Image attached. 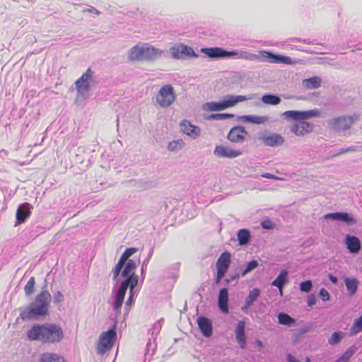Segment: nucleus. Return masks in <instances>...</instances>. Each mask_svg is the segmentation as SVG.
Wrapping results in <instances>:
<instances>
[{
    "instance_id": "1",
    "label": "nucleus",
    "mask_w": 362,
    "mask_h": 362,
    "mask_svg": "<svg viewBox=\"0 0 362 362\" xmlns=\"http://www.w3.org/2000/svg\"><path fill=\"white\" fill-rule=\"evenodd\" d=\"M52 296L47 288V282L45 279L41 291L36 295L33 301L24 308H21L20 317L23 322L40 320L49 315Z\"/></svg>"
},
{
    "instance_id": "2",
    "label": "nucleus",
    "mask_w": 362,
    "mask_h": 362,
    "mask_svg": "<svg viewBox=\"0 0 362 362\" xmlns=\"http://www.w3.org/2000/svg\"><path fill=\"white\" fill-rule=\"evenodd\" d=\"M26 335L30 341H40L44 344H52L59 343L64 338L62 327L59 324L50 322L34 324L27 331Z\"/></svg>"
},
{
    "instance_id": "3",
    "label": "nucleus",
    "mask_w": 362,
    "mask_h": 362,
    "mask_svg": "<svg viewBox=\"0 0 362 362\" xmlns=\"http://www.w3.org/2000/svg\"><path fill=\"white\" fill-rule=\"evenodd\" d=\"M237 59H243L249 61L258 60L262 62L286 65L294 64V62L290 57L274 53L269 50H260L257 54L245 51H238Z\"/></svg>"
},
{
    "instance_id": "4",
    "label": "nucleus",
    "mask_w": 362,
    "mask_h": 362,
    "mask_svg": "<svg viewBox=\"0 0 362 362\" xmlns=\"http://www.w3.org/2000/svg\"><path fill=\"white\" fill-rule=\"evenodd\" d=\"M255 94L249 95H226L220 101L207 102L202 105V110L210 112H219L235 106L238 103L254 98Z\"/></svg>"
},
{
    "instance_id": "5",
    "label": "nucleus",
    "mask_w": 362,
    "mask_h": 362,
    "mask_svg": "<svg viewBox=\"0 0 362 362\" xmlns=\"http://www.w3.org/2000/svg\"><path fill=\"white\" fill-rule=\"evenodd\" d=\"M137 267L136 262L133 259H129L124 264V267L121 270L119 274H121L122 280L117 278L115 280L116 284H121L125 286H136L139 281V277L136 274L135 271Z\"/></svg>"
},
{
    "instance_id": "6",
    "label": "nucleus",
    "mask_w": 362,
    "mask_h": 362,
    "mask_svg": "<svg viewBox=\"0 0 362 362\" xmlns=\"http://www.w3.org/2000/svg\"><path fill=\"white\" fill-rule=\"evenodd\" d=\"M117 320H114V323L106 331L103 332L98 339V352L104 354L110 350L117 339Z\"/></svg>"
},
{
    "instance_id": "7",
    "label": "nucleus",
    "mask_w": 362,
    "mask_h": 362,
    "mask_svg": "<svg viewBox=\"0 0 362 362\" xmlns=\"http://www.w3.org/2000/svg\"><path fill=\"white\" fill-rule=\"evenodd\" d=\"M94 78L93 71L90 68H88L86 71L76 81V89L79 97L83 98L87 97V93L90 89L91 84L96 82Z\"/></svg>"
},
{
    "instance_id": "8",
    "label": "nucleus",
    "mask_w": 362,
    "mask_h": 362,
    "mask_svg": "<svg viewBox=\"0 0 362 362\" xmlns=\"http://www.w3.org/2000/svg\"><path fill=\"white\" fill-rule=\"evenodd\" d=\"M175 93L170 84L163 86L156 95L157 103L162 107H168L175 100Z\"/></svg>"
},
{
    "instance_id": "9",
    "label": "nucleus",
    "mask_w": 362,
    "mask_h": 362,
    "mask_svg": "<svg viewBox=\"0 0 362 362\" xmlns=\"http://www.w3.org/2000/svg\"><path fill=\"white\" fill-rule=\"evenodd\" d=\"M282 115L286 120L306 121L311 118L320 117V111L318 109L309 110H287L285 111Z\"/></svg>"
},
{
    "instance_id": "10",
    "label": "nucleus",
    "mask_w": 362,
    "mask_h": 362,
    "mask_svg": "<svg viewBox=\"0 0 362 362\" xmlns=\"http://www.w3.org/2000/svg\"><path fill=\"white\" fill-rule=\"evenodd\" d=\"M128 288V286L118 284V287L117 288H114L112 290L113 302L112 303V306L114 312L115 313V320H117V317L121 313V308L124 303V299Z\"/></svg>"
},
{
    "instance_id": "11",
    "label": "nucleus",
    "mask_w": 362,
    "mask_h": 362,
    "mask_svg": "<svg viewBox=\"0 0 362 362\" xmlns=\"http://www.w3.org/2000/svg\"><path fill=\"white\" fill-rule=\"evenodd\" d=\"M170 51L172 57L175 59H184L186 57L197 58L199 57L191 47L183 44L175 45L170 48Z\"/></svg>"
},
{
    "instance_id": "12",
    "label": "nucleus",
    "mask_w": 362,
    "mask_h": 362,
    "mask_svg": "<svg viewBox=\"0 0 362 362\" xmlns=\"http://www.w3.org/2000/svg\"><path fill=\"white\" fill-rule=\"evenodd\" d=\"M354 123L352 116H340L328 120L329 126L334 131H346Z\"/></svg>"
},
{
    "instance_id": "13",
    "label": "nucleus",
    "mask_w": 362,
    "mask_h": 362,
    "mask_svg": "<svg viewBox=\"0 0 362 362\" xmlns=\"http://www.w3.org/2000/svg\"><path fill=\"white\" fill-rule=\"evenodd\" d=\"M138 251V248L136 247H127L124 252L120 256L117 263L115 267L113 268L112 272V279L113 281L117 280L118 276L121 272L122 269L124 267V264L125 262L129 260V257L132 256L134 253Z\"/></svg>"
},
{
    "instance_id": "14",
    "label": "nucleus",
    "mask_w": 362,
    "mask_h": 362,
    "mask_svg": "<svg viewBox=\"0 0 362 362\" xmlns=\"http://www.w3.org/2000/svg\"><path fill=\"white\" fill-rule=\"evenodd\" d=\"M324 218L340 221L346 223L347 226H352L356 223V218L351 214L345 211L328 213L324 216Z\"/></svg>"
},
{
    "instance_id": "15",
    "label": "nucleus",
    "mask_w": 362,
    "mask_h": 362,
    "mask_svg": "<svg viewBox=\"0 0 362 362\" xmlns=\"http://www.w3.org/2000/svg\"><path fill=\"white\" fill-rule=\"evenodd\" d=\"M247 135L248 132L245 127L236 125L230 129L227 139L233 143H243L245 141V136Z\"/></svg>"
},
{
    "instance_id": "16",
    "label": "nucleus",
    "mask_w": 362,
    "mask_h": 362,
    "mask_svg": "<svg viewBox=\"0 0 362 362\" xmlns=\"http://www.w3.org/2000/svg\"><path fill=\"white\" fill-rule=\"evenodd\" d=\"M294 122L291 125V131L296 136H304L313 132L314 124L307 121L293 120Z\"/></svg>"
},
{
    "instance_id": "17",
    "label": "nucleus",
    "mask_w": 362,
    "mask_h": 362,
    "mask_svg": "<svg viewBox=\"0 0 362 362\" xmlns=\"http://www.w3.org/2000/svg\"><path fill=\"white\" fill-rule=\"evenodd\" d=\"M32 206L28 203H23L18 206L16 213L15 226L20 225L26 221L30 216Z\"/></svg>"
},
{
    "instance_id": "18",
    "label": "nucleus",
    "mask_w": 362,
    "mask_h": 362,
    "mask_svg": "<svg viewBox=\"0 0 362 362\" xmlns=\"http://www.w3.org/2000/svg\"><path fill=\"white\" fill-rule=\"evenodd\" d=\"M344 244L349 252L353 255L359 253L362 248L360 239L357 236L350 234L345 236Z\"/></svg>"
},
{
    "instance_id": "19",
    "label": "nucleus",
    "mask_w": 362,
    "mask_h": 362,
    "mask_svg": "<svg viewBox=\"0 0 362 362\" xmlns=\"http://www.w3.org/2000/svg\"><path fill=\"white\" fill-rule=\"evenodd\" d=\"M235 339L240 347L243 349L247 346V337L245 334V321L239 320L235 328Z\"/></svg>"
},
{
    "instance_id": "20",
    "label": "nucleus",
    "mask_w": 362,
    "mask_h": 362,
    "mask_svg": "<svg viewBox=\"0 0 362 362\" xmlns=\"http://www.w3.org/2000/svg\"><path fill=\"white\" fill-rule=\"evenodd\" d=\"M214 154L218 158H234L240 156L242 152L222 145H217L214 151Z\"/></svg>"
},
{
    "instance_id": "21",
    "label": "nucleus",
    "mask_w": 362,
    "mask_h": 362,
    "mask_svg": "<svg viewBox=\"0 0 362 362\" xmlns=\"http://www.w3.org/2000/svg\"><path fill=\"white\" fill-rule=\"evenodd\" d=\"M197 325L201 333L206 338L210 337L213 334V325L211 320L204 315L197 318Z\"/></svg>"
},
{
    "instance_id": "22",
    "label": "nucleus",
    "mask_w": 362,
    "mask_h": 362,
    "mask_svg": "<svg viewBox=\"0 0 362 362\" xmlns=\"http://www.w3.org/2000/svg\"><path fill=\"white\" fill-rule=\"evenodd\" d=\"M228 300V289L226 287H223L219 290L217 304L220 311L224 314H228L229 313Z\"/></svg>"
},
{
    "instance_id": "23",
    "label": "nucleus",
    "mask_w": 362,
    "mask_h": 362,
    "mask_svg": "<svg viewBox=\"0 0 362 362\" xmlns=\"http://www.w3.org/2000/svg\"><path fill=\"white\" fill-rule=\"evenodd\" d=\"M231 262V255L228 251L221 254L216 262V271L227 273Z\"/></svg>"
},
{
    "instance_id": "24",
    "label": "nucleus",
    "mask_w": 362,
    "mask_h": 362,
    "mask_svg": "<svg viewBox=\"0 0 362 362\" xmlns=\"http://www.w3.org/2000/svg\"><path fill=\"white\" fill-rule=\"evenodd\" d=\"M260 139L265 146L271 147L281 146L284 142V137L277 133H272L269 135H263Z\"/></svg>"
},
{
    "instance_id": "25",
    "label": "nucleus",
    "mask_w": 362,
    "mask_h": 362,
    "mask_svg": "<svg viewBox=\"0 0 362 362\" xmlns=\"http://www.w3.org/2000/svg\"><path fill=\"white\" fill-rule=\"evenodd\" d=\"M180 128L184 134L194 139L198 137L201 133L199 127L193 125L190 122L186 119L180 122Z\"/></svg>"
},
{
    "instance_id": "26",
    "label": "nucleus",
    "mask_w": 362,
    "mask_h": 362,
    "mask_svg": "<svg viewBox=\"0 0 362 362\" xmlns=\"http://www.w3.org/2000/svg\"><path fill=\"white\" fill-rule=\"evenodd\" d=\"M288 281V272L286 269H282L279 273L276 278L272 281L271 285L278 288L281 295H282L284 288Z\"/></svg>"
},
{
    "instance_id": "27",
    "label": "nucleus",
    "mask_w": 362,
    "mask_h": 362,
    "mask_svg": "<svg viewBox=\"0 0 362 362\" xmlns=\"http://www.w3.org/2000/svg\"><path fill=\"white\" fill-rule=\"evenodd\" d=\"M163 54V50L144 44V61H155Z\"/></svg>"
},
{
    "instance_id": "28",
    "label": "nucleus",
    "mask_w": 362,
    "mask_h": 362,
    "mask_svg": "<svg viewBox=\"0 0 362 362\" xmlns=\"http://www.w3.org/2000/svg\"><path fill=\"white\" fill-rule=\"evenodd\" d=\"M129 61H144V45H136L132 47L128 54Z\"/></svg>"
},
{
    "instance_id": "29",
    "label": "nucleus",
    "mask_w": 362,
    "mask_h": 362,
    "mask_svg": "<svg viewBox=\"0 0 362 362\" xmlns=\"http://www.w3.org/2000/svg\"><path fill=\"white\" fill-rule=\"evenodd\" d=\"M238 119L244 123L262 124L269 120V117L247 115L238 117Z\"/></svg>"
},
{
    "instance_id": "30",
    "label": "nucleus",
    "mask_w": 362,
    "mask_h": 362,
    "mask_svg": "<svg viewBox=\"0 0 362 362\" xmlns=\"http://www.w3.org/2000/svg\"><path fill=\"white\" fill-rule=\"evenodd\" d=\"M201 52L210 59H223V47H203Z\"/></svg>"
},
{
    "instance_id": "31",
    "label": "nucleus",
    "mask_w": 362,
    "mask_h": 362,
    "mask_svg": "<svg viewBox=\"0 0 362 362\" xmlns=\"http://www.w3.org/2000/svg\"><path fill=\"white\" fill-rule=\"evenodd\" d=\"M252 235L249 229L241 228L237 232V239L240 246L247 245L251 240Z\"/></svg>"
},
{
    "instance_id": "32",
    "label": "nucleus",
    "mask_w": 362,
    "mask_h": 362,
    "mask_svg": "<svg viewBox=\"0 0 362 362\" xmlns=\"http://www.w3.org/2000/svg\"><path fill=\"white\" fill-rule=\"evenodd\" d=\"M163 321V319L161 318L160 320L156 322L153 325L149 331L151 333V338H149V341L146 344V349L148 351L150 349L152 348V344L151 342V340L153 339L154 341H156V337L160 333V329L162 328V322Z\"/></svg>"
},
{
    "instance_id": "33",
    "label": "nucleus",
    "mask_w": 362,
    "mask_h": 362,
    "mask_svg": "<svg viewBox=\"0 0 362 362\" xmlns=\"http://www.w3.org/2000/svg\"><path fill=\"white\" fill-rule=\"evenodd\" d=\"M322 84V79L319 76H312L305 78L302 81V85L308 90L316 89L320 87Z\"/></svg>"
},
{
    "instance_id": "34",
    "label": "nucleus",
    "mask_w": 362,
    "mask_h": 362,
    "mask_svg": "<svg viewBox=\"0 0 362 362\" xmlns=\"http://www.w3.org/2000/svg\"><path fill=\"white\" fill-rule=\"evenodd\" d=\"M278 322L280 325L293 327L296 325V320L284 312H280L277 315Z\"/></svg>"
},
{
    "instance_id": "35",
    "label": "nucleus",
    "mask_w": 362,
    "mask_h": 362,
    "mask_svg": "<svg viewBox=\"0 0 362 362\" xmlns=\"http://www.w3.org/2000/svg\"><path fill=\"white\" fill-rule=\"evenodd\" d=\"M344 284L349 293V295L350 296H353L358 290L359 284L358 279L355 277L350 278L346 276L344 278Z\"/></svg>"
},
{
    "instance_id": "36",
    "label": "nucleus",
    "mask_w": 362,
    "mask_h": 362,
    "mask_svg": "<svg viewBox=\"0 0 362 362\" xmlns=\"http://www.w3.org/2000/svg\"><path fill=\"white\" fill-rule=\"evenodd\" d=\"M39 362H64V358L55 353L45 352L40 355Z\"/></svg>"
},
{
    "instance_id": "37",
    "label": "nucleus",
    "mask_w": 362,
    "mask_h": 362,
    "mask_svg": "<svg viewBox=\"0 0 362 362\" xmlns=\"http://www.w3.org/2000/svg\"><path fill=\"white\" fill-rule=\"evenodd\" d=\"M261 100L263 103L271 105H279L281 99L279 95L273 93H265L262 98Z\"/></svg>"
},
{
    "instance_id": "38",
    "label": "nucleus",
    "mask_w": 362,
    "mask_h": 362,
    "mask_svg": "<svg viewBox=\"0 0 362 362\" xmlns=\"http://www.w3.org/2000/svg\"><path fill=\"white\" fill-rule=\"evenodd\" d=\"M346 336V333L342 331H336L333 332L328 339V344L331 346L338 344Z\"/></svg>"
},
{
    "instance_id": "39",
    "label": "nucleus",
    "mask_w": 362,
    "mask_h": 362,
    "mask_svg": "<svg viewBox=\"0 0 362 362\" xmlns=\"http://www.w3.org/2000/svg\"><path fill=\"white\" fill-rule=\"evenodd\" d=\"M259 265L258 261L256 259H252L248 262L245 265L242 267L241 269V276H245L247 274L250 273L255 269H256Z\"/></svg>"
},
{
    "instance_id": "40",
    "label": "nucleus",
    "mask_w": 362,
    "mask_h": 362,
    "mask_svg": "<svg viewBox=\"0 0 362 362\" xmlns=\"http://www.w3.org/2000/svg\"><path fill=\"white\" fill-rule=\"evenodd\" d=\"M362 332V315L356 318L350 329V336H354Z\"/></svg>"
},
{
    "instance_id": "41",
    "label": "nucleus",
    "mask_w": 362,
    "mask_h": 362,
    "mask_svg": "<svg viewBox=\"0 0 362 362\" xmlns=\"http://www.w3.org/2000/svg\"><path fill=\"white\" fill-rule=\"evenodd\" d=\"M235 117L234 114L231 113H212L205 118L208 120H223L231 119Z\"/></svg>"
},
{
    "instance_id": "42",
    "label": "nucleus",
    "mask_w": 362,
    "mask_h": 362,
    "mask_svg": "<svg viewBox=\"0 0 362 362\" xmlns=\"http://www.w3.org/2000/svg\"><path fill=\"white\" fill-rule=\"evenodd\" d=\"M261 294V291L258 288H254L252 290L250 291L248 296L245 298V301L247 303L253 304L257 298L259 297Z\"/></svg>"
},
{
    "instance_id": "43",
    "label": "nucleus",
    "mask_w": 362,
    "mask_h": 362,
    "mask_svg": "<svg viewBox=\"0 0 362 362\" xmlns=\"http://www.w3.org/2000/svg\"><path fill=\"white\" fill-rule=\"evenodd\" d=\"M35 279L34 276L30 278L24 287L25 295L26 297H30L35 291Z\"/></svg>"
},
{
    "instance_id": "44",
    "label": "nucleus",
    "mask_w": 362,
    "mask_h": 362,
    "mask_svg": "<svg viewBox=\"0 0 362 362\" xmlns=\"http://www.w3.org/2000/svg\"><path fill=\"white\" fill-rule=\"evenodd\" d=\"M313 281L310 279L303 281L299 284V289L301 292L309 293L313 288Z\"/></svg>"
},
{
    "instance_id": "45",
    "label": "nucleus",
    "mask_w": 362,
    "mask_h": 362,
    "mask_svg": "<svg viewBox=\"0 0 362 362\" xmlns=\"http://www.w3.org/2000/svg\"><path fill=\"white\" fill-rule=\"evenodd\" d=\"M136 286L130 285L128 288H129V295L125 303V309H127V307L132 306L134 303V289ZM128 310H127V314H128Z\"/></svg>"
},
{
    "instance_id": "46",
    "label": "nucleus",
    "mask_w": 362,
    "mask_h": 362,
    "mask_svg": "<svg viewBox=\"0 0 362 362\" xmlns=\"http://www.w3.org/2000/svg\"><path fill=\"white\" fill-rule=\"evenodd\" d=\"M357 347L355 345H352L350 347H349L342 354L341 356H343L345 359L350 361L351 358L353 356V355L356 352Z\"/></svg>"
},
{
    "instance_id": "47",
    "label": "nucleus",
    "mask_w": 362,
    "mask_h": 362,
    "mask_svg": "<svg viewBox=\"0 0 362 362\" xmlns=\"http://www.w3.org/2000/svg\"><path fill=\"white\" fill-rule=\"evenodd\" d=\"M223 59L227 58H235L237 59L238 51L237 50H227L223 48Z\"/></svg>"
},
{
    "instance_id": "48",
    "label": "nucleus",
    "mask_w": 362,
    "mask_h": 362,
    "mask_svg": "<svg viewBox=\"0 0 362 362\" xmlns=\"http://www.w3.org/2000/svg\"><path fill=\"white\" fill-rule=\"evenodd\" d=\"M261 226L263 229L272 230L274 228L275 224L269 218H265L261 221Z\"/></svg>"
},
{
    "instance_id": "49",
    "label": "nucleus",
    "mask_w": 362,
    "mask_h": 362,
    "mask_svg": "<svg viewBox=\"0 0 362 362\" xmlns=\"http://www.w3.org/2000/svg\"><path fill=\"white\" fill-rule=\"evenodd\" d=\"M318 295L322 301L326 302L330 300V294L325 288L320 289Z\"/></svg>"
},
{
    "instance_id": "50",
    "label": "nucleus",
    "mask_w": 362,
    "mask_h": 362,
    "mask_svg": "<svg viewBox=\"0 0 362 362\" xmlns=\"http://www.w3.org/2000/svg\"><path fill=\"white\" fill-rule=\"evenodd\" d=\"M64 299L63 293L58 291L54 293L53 296V301L54 304H58L61 302H62Z\"/></svg>"
},
{
    "instance_id": "51",
    "label": "nucleus",
    "mask_w": 362,
    "mask_h": 362,
    "mask_svg": "<svg viewBox=\"0 0 362 362\" xmlns=\"http://www.w3.org/2000/svg\"><path fill=\"white\" fill-rule=\"evenodd\" d=\"M356 151V147L341 148L339 149V151L337 153H334V156H339V155L345 153H349V152H352V151Z\"/></svg>"
},
{
    "instance_id": "52",
    "label": "nucleus",
    "mask_w": 362,
    "mask_h": 362,
    "mask_svg": "<svg viewBox=\"0 0 362 362\" xmlns=\"http://www.w3.org/2000/svg\"><path fill=\"white\" fill-rule=\"evenodd\" d=\"M307 304L310 307H312L316 304V297L314 293H310V294L308 295Z\"/></svg>"
},
{
    "instance_id": "53",
    "label": "nucleus",
    "mask_w": 362,
    "mask_h": 362,
    "mask_svg": "<svg viewBox=\"0 0 362 362\" xmlns=\"http://www.w3.org/2000/svg\"><path fill=\"white\" fill-rule=\"evenodd\" d=\"M225 275H226V273H223V272H221L219 271H216V277H215V283L216 284H218L221 282V281L222 280V279L224 277Z\"/></svg>"
},
{
    "instance_id": "54",
    "label": "nucleus",
    "mask_w": 362,
    "mask_h": 362,
    "mask_svg": "<svg viewBox=\"0 0 362 362\" xmlns=\"http://www.w3.org/2000/svg\"><path fill=\"white\" fill-rule=\"evenodd\" d=\"M286 362H301L299 359L296 358L290 353L286 354Z\"/></svg>"
},
{
    "instance_id": "55",
    "label": "nucleus",
    "mask_w": 362,
    "mask_h": 362,
    "mask_svg": "<svg viewBox=\"0 0 362 362\" xmlns=\"http://www.w3.org/2000/svg\"><path fill=\"white\" fill-rule=\"evenodd\" d=\"M327 276H328V279L334 285H337L338 284V282H339V279H338V277L333 275L331 273H329L327 274Z\"/></svg>"
},
{
    "instance_id": "56",
    "label": "nucleus",
    "mask_w": 362,
    "mask_h": 362,
    "mask_svg": "<svg viewBox=\"0 0 362 362\" xmlns=\"http://www.w3.org/2000/svg\"><path fill=\"white\" fill-rule=\"evenodd\" d=\"M83 12L93 13L96 15H99L100 13V12L98 10H97L95 8H94L93 6H90L88 8L84 9Z\"/></svg>"
},
{
    "instance_id": "57",
    "label": "nucleus",
    "mask_w": 362,
    "mask_h": 362,
    "mask_svg": "<svg viewBox=\"0 0 362 362\" xmlns=\"http://www.w3.org/2000/svg\"><path fill=\"white\" fill-rule=\"evenodd\" d=\"M177 144H178V141H174L170 142L168 144V149L171 151L176 150Z\"/></svg>"
},
{
    "instance_id": "58",
    "label": "nucleus",
    "mask_w": 362,
    "mask_h": 362,
    "mask_svg": "<svg viewBox=\"0 0 362 362\" xmlns=\"http://www.w3.org/2000/svg\"><path fill=\"white\" fill-rule=\"evenodd\" d=\"M262 177H265V178H269V179H273V180H279V177H276V175H272L271 173H263L262 175Z\"/></svg>"
},
{
    "instance_id": "59",
    "label": "nucleus",
    "mask_w": 362,
    "mask_h": 362,
    "mask_svg": "<svg viewBox=\"0 0 362 362\" xmlns=\"http://www.w3.org/2000/svg\"><path fill=\"white\" fill-rule=\"evenodd\" d=\"M251 305L252 304L247 303V302L245 300V304L241 307V310L245 313H247L248 309Z\"/></svg>"
},
{
    "instance_id": "60",
    "label": "nucleus",
    "mask_w": 362,
    "mask_h": 362,
    "mask_svg": "<svg viewBox=\"0 0 362 362\" xmlns=\"http://www.w3.org/2000/svg\"><path fill=\"white\" fill-rule=\"evenodd\" d=\"M146 259H145L143 263H142V266H141V276H142V278L144 279V273H145V270L146 269V267L148 265V264H146Z\"/></svg>"
},
{
    "instance_id": "61",
    "label": "nucleus",
    "mask_w": 362,
    "mask_h": 362,
    "mask_svg": "<svg viewBox=\"0 0 362 362\" xmlns=\"http://www.w3.org/2000/svg\"><path fill=\"white\" fill-rule=\"evenodd\" d=\"M153 248L151 247L149 251H148V255H147V257H146V264H148L152 255H153Z\"/></svg>"
},
{
    "instance_id": "62",
    "label": "nucleus",
    "mask_w": 362,
    "mask_h": 362,
    "mask_svg": "<svg viewBox=\"0 0 362 362\" xmlns=\"http://www.w3.org/2000/svg\"><path fill=\"white\" fill-rule=\"evenodd\" d=\"M308 332H309V327H306L301 328L299 331V334H300V335H303Z\"/></svg>"
},
{
    "instance_id": "63",
    "label": "nucleus",
    "mask_w": 362,
    "mask_h": 362,
    "mask_svg": "<svg viewBox=\"0 0 362 362\" xmlns=\"http://www.w3.org/2000/svg\"><path fill=\"white\" fill-rule=\"evenodd\" d=\"M302 40H303V39L298 38V37H294V38L290 39V41L293 42H302Z\"/></svg>"
},
{
    "instance_id": "64",
    "label": "nucleus",
    "mask_w": 362,
    "mask_h": 362,
    "mask_svg": "<svg viewBox=\"0 0 362 362\" xmlns=\"http://www.w3.org/2000/svg\"><path fill=\"white\" fill-rule=\"evenodd\" d=\"M239 279V274L235 273L233 275L230 276V278L229 279H230V281H234V280H237Z\"/></svg>"
}]
</instances>
